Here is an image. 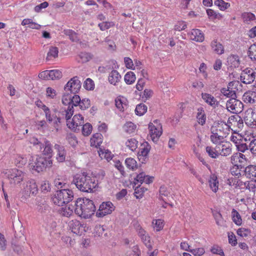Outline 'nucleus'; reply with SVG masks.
I'll return each mask as SVG.
<instances>
[{"mask_svg": "<svg viewBox=\"0 0 256 256\" xmlns=\"http://www.w3.org/2000/svg\"><path fill=\"white\" fill-rule=\"evenodd\" d=\"M58 50L56 46H50L47 53L46 60H51L58 56Z\"/></svg>", "mask_w": 256, "mask_h": 256, "instance_id": "36", "label": "nucleus"}, {"mask_svg": "<svg viewBox=\"0 0 256 256\" xmlns=\"http://www.w3.org/2000/svg\"><path fill=\"white\" fill-rule=\"evenodd\" d=\"M125 164L128 169L132 170H134L138 168V164L136 161L132 158H126L125 160Z\"/></svg>", "mask_w": 256, "mask_h": 256, "instance_id": "40", "label": "nucleus"}, {"mask_svg": "<svg viewBox=\"0 0 256 256\" xmlns=\"http://www.w3.org/2000/svg\"><path fill=\"white\" fill-rule=\"evenodd\" d=\"M114 210V206L112 202H104L100 206L97 215L99 216H104L106 214H110Z\"/></svg>", "mask_w": 256, "mask_h": 256, "instance_id": "13", "label": "nucleus"}, {"mask_svg": "<svg viewBox=\"0 0 256 256\" xmlns=\"http://www.w3.org/2000/svg\"><path fill=\"white\" fill-rule=\"evenodd\" d=\"M14 162L18 167H22L27 162V158L24 156L16 154L14 156Z\"/></svg>", "mask_w": 256, "mask_h": 256, "instance_id": "41", "label": "nucleus"}, {"mask_svg": "<svg viewBox=\"0 0 256 256\" xmlns=\"http://www.w3.org/2000/svg\"><path fill=\"white\" fill-rule=\"evenodd\" d=\"M74 206L76 214L85 219L90 218L96 210L93 201L86 198H78L75 202Z\"/></svg>", "mask_w": 256, "mask_h": 256, "instance_id": "1", "label": "nucleus"}, {"mask_svg": "<svg viewBox=\"0 0 256 256\" xmlns=\"http://www.w3.org/2000/svg\"><path fill=\"white\" fill-rule=\"evenodd\" d=\"M74 95L72 96L70 94H64L62 97V102L64 105L68 106V108L72 107L74 109Z\"/></svg>", "mask_w": 256, "mask_h": 256, "instance_id": "29", "label": "nucleus"}, {"mask_svg": "<svg viewBox=\"0 0 256 256\" xmlns=\"http://www.w3.org/2000/svg\"><path fill=\"white\" fill-rule=\"evenodd\" d=\"M52 166V159L41 155L32 156L28 164L30 170L38 173L46 171L47 168H50Z\"/></svg>", "mask_w": 256, "mask_h": 256, "instance_id": "3", "label": "nucleus"}, {"mask_svg": "<svg viewBox=\"0 0 256 256\" xmlns=\"http://www.w3.org/2000/svg\"><path fill=\"white\" fill-rule=\"evenodd\" d=\"M81 88V82L78 76L72 78L66 84L64 87L66 90H69L72 93L78 92Z\"/></svg>", "mask_w": 256, "mask_h": 256, "instance_id": "12", "label": "nucleus"}, {"mask_svg": "<svg viewBox=\"0 0 256 256\" xmlns=\"http://www.w3.org/2000/svg\"><path fill=\"white\" fill-rule=\"evenodd\" d=\"M147 106L144 104H140L136 106L135 109V113L138 116H142L147 112Z\"/></svg>", "mask_w": 256, "mask_h": 256, "instance_id": "46", "label": "nucleus"}, {"mask_svg": "<svg viewBox=\"0 0 256 256\" xmlns=\"http://www.w3.org/2000/svg\"><path fill=\"white\" fill-rule=\"evenodd\" d=\"M248 56L252 60H256V44H252L248 52Z\"/></svg>", "mask_w": 256, "mask_h": 256, "instance_id": "57", "label": "nucleus"}, {"mask_svg": "<svg viewBox=\"0 0 256 256\" xmlns=\"http://www.w3.org/2000/svg\"><path fill=\"white\" fill-rule=\"evenodd\" d=\"M74 106H78L82 110H85L88 108L90 106V100L88 98H83L81 100L80 96L76 94H74Z\"/></svg>", "mask_w": 256, "mask_h": 256, "instance_id": "15", "label": "nucleus"}, {"mask_svg": "<svg viewBox=\"0 0 256 256\" xmlns=\"http://www.w3.org/2000/svg\"><path fill=\"white\" fill-rule=\"evenodd\" d=\"M73 192L70 189H62L56 191L52 198V202L58 206H62L72 200Z\"/></svg>", "mask_w": 256, "mask_h": 256, "instance_id": "5", "label": "nucleus"}, {"mask_svg": "<svg viewBox=\"0 0 256 256\" xmlns=\"http://www.w3.org/2000/svg\"><path fill=\"white\" fill-rule=\"evenodd\" d=\"M242 169L244 170V168L240 164V165L233 166L230 168V171L232 175L238 178L242 175L241 173L243 170Z\"/></svg>", "mask_w": 256, "mask_h": 256, "instance_id": "42", "label": "nucleus"}, {"mask_svg": "<svg viewBox=\"0 0 256 256\" xmlns=\"http://www.w3.org/2000/svg\"><path fill=\"white\" fill-rule=\"evenodd\" d=\"M25 193L30 196L36 195L38 192V186L35 180L32 179L26 182V186L24 188Z\"/></svg>", "mask_w": 256, "mask_h": 256, "instance_id": "16", "label": "nucleus"}, {"mask_svg": "<svg viewBox=\"0 0 256 256\" xmlns=\"http://www.w3.org/2000/svg\"><path fill=\"white\" fill-rule=\"evenodd\" d=\"M212 212L216 224L222 227H226L225 221L223 219L222 214L217 211L212 210Z\"/></svg>", "mask_w": 256, "mask_h": 256, "instance_id": "32", "label": "nucleus"}, {"mask_svg": "<svg viewBox=\"0 0 256 256\" xmlns=\"http://www.w3.org/2000/svg\"><path fill=\"white\" fill-rule=\"evenodd\" d=\"M102 136L100 133H96L92 135L90 139V146L95 148L99 147L102 142Z\"/></svg>", "mask_w": 256, "mask_h": 256, "instance_id": "27", "label": "nucleus"}, {"mask_svg": "<svg viewBox=\"0 0 256 256\" xmlns=\"http://www.w3.org/2000/svg\"><path fill=\"white\" fill-rule=\"evenodd\" d=\"M228 62L231 65V66L234 68H238L240 65L239 58L236 55L230 56L228 58Z\"/></svg>", "mask_w": 256, "mask_h": 256, "instance_id": "44", "label": "nucleus"}, {"mask_svg": "<svg viewBox=\"0 0 256 256\" xmlns=\"http://www.w3.org/2000/svg\"><path fill=\"white\" fill-rule=\"evenodd\" d=\"M98 154L102 159L104 158L106 160L108 161H110L112 158L111 152L108 150L104 152L102 150H100V151H98Z\"/></svg>", "mask_w": 256, "mask_h": 256, "instance_id": "58", "label": "nucleus"}, {"mask_svg": "<svg viewBox=\"0 0 256 256\" xmlns=\"http://www.w3.org/2000/svg\"><path fill=\"white\" fill-rule=\"evenodd\" d=\"M149 135L151 140L156 142L162 134V128L160 121L155 120L148 124Z\"/></svg>", "mask_w": 256, "mask_h": 256, "instance_id": "8", "label": "nucleus"}, {"mask_svg": "<svg viewBox=\"0 0 256 256\" xmlns=\"http://www.w3.org/2000/svg\"><path fill=\"white\" fill-rule=\"evenodd\" d=\"M228 128H233L234 131L239 132L244 127V122L242 118L238 115H233L229 117L227 124H226Z\"/></svg>", "mask_w": 256, "mask_h": 256, "instance_id": "9", "label": "nucleus"}, {"mask_svg": "<svg viewBox=\"0 0 256 256\" xmlns=\"http://www.w3.org/2000/svg\"><path fill=\"white\" fill-rule=\"evenodd\" d=\"M211 143L209 144V146L214 148L216 146H220L223 144L224 136L219 132H211L210 136Z\"/></svg>", "mask_w": 256, "mask_h": 256, "instance_id": "17", "label": "nucleus"}, {"mask_svg": "<svg viewBox=\"0 0 256 256\" xmlns=\"http://www.w3.org/2000/svg\"><path fill=\"white\" fill-rule=\"evenodd\" d=\"M244 172L246 176L248 178L253 179L256 177V166L249 165L244 168Z\"/></svg>", "mask_w": 256, "mask_h": 256, "instance_id": "28", "label": "nucleus"}, {"mask_svg": "<svg viewBox=\"0 0 256 256\" xmlns=\"http://www.w3.org/2000/svg\"><path fill=\"white\" fill-rule=\"evenodd\" d=\"M84 87L88 90H93L94 88V83L91 78H88L84 82Z\"/></svg>", "mask_w": 256, "mask_h": 256, "instance_id": "59", "label": "nucleus"}, {"mask_svg": "<svg viewBox=\"0 0 256 256\" xmlns=\"http://www.w3.org/2000/svg\"><path fill=\"white\" fill-rule=\"evenodd\" d=\"M40 148L42 150V156L46 158H50L52 159L53 150L52 145L50 141L45 140L44 144L40 146Z\"/></svg>", "mask_w": 256, "mask_h": 256, "instance_id": "19", "label": "nucleus"}, {"mask_svg": "<svg viewBox=\"0 0 256 256\" xmlns=\"http://www.w3.org/2000/svg\"><path fill=\"white\" fill-rule=\"evenodd\" d=\"M160 198L165 202L163 196L168 197L170 194V192L168 190V188L165 186H162L160 188Z\"/></svg>", "mask_w": 256, "mask_h": 256, "instance_id": "54", "label": "nucleus"}, {"mask_svg": "<svg viewBox=\"0 0 256 256\" xmlns=\"http://www.w3.org/2000/svg\"><path fill=\"white\" fill-rule=\"evenodd\" d=\"M196 120L198 123L202 126L206 121V115L202 108H198L196 114Z\"/></svg>", "mask_w": 256, "mask_h": 256, "instance_id": "34", "label": "nucleus"}, {"mask_svg": "<svg viewBox=\"0 0 256 256\" xmlns=\"http://www.w3.org/2000/svg\"><path fill=\"white\" fill-rule=\"evenodd\" d=\"M154 180L153 176H150L146 175L144 172H141L137 174L136 176L134 178V186H140L142 183L149 184L152 182Z\"/></svg>", "mask_w": 256, "mask_h": 256, "instance_id": "14", "label": "nucleus"}, {"mask_svg": "<svg viewBox=\"0 0 256 256\" xmlns=\"http://www.w3.org/2000/svg\"><path fill=\"white\" fill-rule=\"evenodd\" d=\"M64 34L69 36L72 42H77L78 40L77 34L72 30H64Z\"/></svg>", "mask_w": 256, "mask_h": 256, "instance_id": "53", "label": "nucleus"}, {"mask_svg": "<svg viewBox=\"0 0 256 256\" xmlns=\"http://www.w3.org/2000/svg\"><path fill=\"white\" fill-rule=\"evenodd\" d=\"M244 186L246 189L248 190L250 192H255L256 190V180L245 182Z\"/></svg>", "mask_w": 256, "mask_h": 256, "instance_id": "63", "label": "nucleus"}, {"mask_svg": "<svg viewBox=\"0 0 256 256\" xmlns=\"http://www.w3.org/2000/svg\"><path fill=\"white\" fill-rule=\"evenodd\" d=\"M222 16L219 12L214 11L212 9H209V20H212L215 22L216 20H220Z\"/></svg>", "mask_w": 256, "mask_h": 256, "instance_id": "49", "label": "nucleus"}, {"mask_svg": "<svg viewBox=\"0 0 256 256\" xmlns=\"http://www.w3.org/2000/svg\"><path fill=\"white\" fill-rule=\"evenodd\" d=\"M69 230L74 234L82 236L86 232L88 228L84 224H82L77 220H72L68 224Z\"/></svg>", "mask_w": 256, "mask_h": 256, "instance_id": "10", "label": "nucleus"}, {"mask_svg": "<svg viewBox=\"0 0 256 256\" xmlns=\"http://www.w3.org/2000/svg\"><path fill=\"white\" fill-rule=\"evenodd\" d=\"M226 126V123L222 121H216L214 122L211 126L210 130L211 132H219L221 133V128H223V126Z\"/></svg>", "mask_w": 256, "mask_h": 256, "instance_id": "33", "label": "nucleus"}, {"mask_svg": "<svg viewBox=\"0 0 256 256\" xmlns=\"http://www.w3.org/2000/svg\"><path fill=\"white\" fill-rule=\"evenodd\" d=\"M115 105L120 112H124L128 106V100L126 98L118 96L115 99Z\"/></svg>", "mask_w": 256, "mask_h": 256, "instance_id": "20", "label": "nucleus"}, {"mask_svg": "<svg viewBox=\"0 0 256 256\" xmlns=\"http://www.w3.org/2000/svg\"><path fill=\"white\" fill-rule=\"evenodd\" d=\"M150 149V146L148 142L142 144L140 148L138 156H146L148 154Z\"/></svg>", "mask_w": 256, "mask_h": 256, "instance_id": "38", "label": "nucleus"}, {"mask_svg": "<svg viewBox=\"0 0 256 256\" xmlns=\"http://www.w3.org/2000/svg\"><path fill=\"white\" fill-rule=\"evenodd\" d=\"M152 226L156 232L161 231L164 226V221L162 219H154L152 222Z\"/></svg>", "mask_w": 256, "mask_h": 256, "instance_id": "31", "label": "nucleus"}, {"mask_svg": "<svg viewBox=\"0 0 256 256\" xmlns=\"http://www.w3.org/2000/svg\"><path fill=\"white\" fill-rule=\"evenodd\" d=\"M242 100L244 102L254 104L256 102V92L252 90L246 92L242 96Z\"/></svg>", "mask_w": 256, "mask_h": 256, "instance_id": "24", "label": "nucleus"}, {"mask_svg": "<svg viewBox=\"0 0 256 256\" xmlns=\"http://www.w3.org/2000/svg\"><path fill=\"white\" fill-rule=\"evenodd\" d=\"M54 148L56 152V158L59 162H64L66 158V150L63 146L56 144Z\"/></svg>", "mask_w": 256, "mask_h": 256, "instance_id": "18", "label": "nucleus"}, {"mask_svg": "<svg viewBox=\"0 0 256 256\" xmlns=\"http://www.w3.org/2000/svg\"><path fill=\"white\" fill-rule=\"evenodd\" d=\"M146 190L147 188L138 186L134 190V195L136 198L140 199L143 197Z\"/></svg>", "mask_w": 256, "mask_h": 256, "instance_id": "47", "label": "nucleus"}, {"mask_svg": "<svg viewBox=\"0 0 256 256\" xmlns=\"http://www.w3.org/2000/svg\"><path fill=\"white\" fill-rule=\"evenodd\" d=\"M46 96L48 99H55L57 96V92L55 89L48 87L46 89Z\"/></svg>", "mask_w": 256, "mask_h": 256, "instance_id": "48", "label": "nucleus"}, {"mask_svg": "<svg viewBox=\"0 0 256 256\" xmlns=\"http://www.w3.org/2000/svg\"><path fill=\"white\" fill-rule=\"evenodd\" d=\"M214 4L217 6L221 10H224L230 6V4L223 0H216Z\"/></svg>", "mask_w": 256, "mask_h": 256, "instance_id": "51", "label": "nucleus"}, {"mask_svg": "<svg viewBox=\"0 0 256 256\" xmlns=\"http://www.w3.org/2000/svg\"><path fill=\"white\" fill-rule=\"evenodd\" d=\"M138 142L134 138L127 140L126 142V146L132 151H134L138 147Z\"/></svg>", "mask_w": 256, "mask_h": 256, "instance_id": "45", "label": "nucleus"}, {"mask_svg": "<svg viewBox=\"0 0 256 256\" xmlns=\"http://www.w3.org/2000/svg\"><path fill=\"white\" fill-rule=\"evenodd\" d=\"M237 234L242 238L248 237L251 233L250 230L241 228H238L236 232Z\"/></svg>", "mask_w": 256, "mask_h": 256, "instance_id": "56", "label": "nucleus"}, {"mask_svg": "<svg viewBox=\"0 0 256 256\" xmlns=\"http://www.w3.org/2000/svg\"><path fill=\"white\" fill-rule=\"evenodd\" d=\"M189 37L192 40L202 42L204 40V34L198 29H193L189 34Z\"/></svg>", "mask_w": 256, "mask_h": 256, "instance_id": "25", "label": "nucleus"}, {"mask_svg": "<svg viewBox=\"0 0 256 256\" xmlns=\"http://www.w3.org/2000/svg\"><path fill=\"white\" fill-rule=\"evenodd\" d=\"M78 57L80 59L79 61L84 63L86 62L92 60V55L89 52H81L78 54Z\"/></svg>", "mask_w": 256, "mask_h": 256, "instance_id": "43", "label": "nucleus"}, {"mask_svg": "<svg viewBox=\"0 0 256 256\" xmlns=\"http://www.w3.org/2000/svg\"><path fill=\"white\" fill-rule=\"evenodd\" d=\"M221 92L225 96L228 98H234L236 97V94L234 90H230L228 88H222Z\"/></svg>", "mask_w": 256, "mask_h": 256, "instance_id": "62", "label": "nucleus"}, {"mask_svg": "<svg viewBox=\"0 0 256 256\" xmlns=\"http://www.w3.org/2000/svg\"><path fill=\"white\" fill-rule=\"evenodd\" d=\"M82 134L84 136H89L92 130V126L90 123H86L84 124H82Z\"/></svg>", "mask_w": 256, "mask_h": 256, "instance_id": "52", "label": "nucleus"}, {"mask_svg": "<svg viewBox=\"0 0 256 256\" xmlns=\"http://www.w3.org/2000/svg\"><path fill=\"white\" fill-rule=\"evenodd\" d=\"M226 106L228 111L235 114L241 112L244 108V104L242 102L235 98H230L228 100Z\"/></svg>", "mask_w": 256, "mask_h": 256, "instance_id": "11", "label": "nucleus"}, {"mask_svg": "<svg viewBox=\"0 0 256 256\" xmlns=\"http://www.w3.org/2000/svg\"><path fill=\"white\" fill-rule=\"evenodd\" d=\"M121 75L115 70H112L109 74L108 76V82L114 86H116L120 82Z\"/></svg>", "mask_w": 256, "mask_h": 256, "instance_id": "22", "label": "nucleus"}, {"mask_svg": "<svg viewBox=\"0 0 256 256\" xmlns=\"http://www.w3.org/2000/svg\"><path fill=\"white\" fill-rule=\"evenodd\" d=\"M62 72L58 70H50V80L60 79L62 77Z\"/></svg>", "mask_w": 256, "mask_h": 256, "instance_id": "55", "label": "nucleus"}, {"mask_svg": "<svg viewBox=\"0 0 256 256\" xmlns=\"http://www.w3.org/2000/svg\"><path fill=\"white\" fill-rule=\"evenodd\" d=\"M249 150L252 154L256 156V139H252L248 144Z\"/></svg>", "mask_w": 256, "mask_h": 256, "instance_id": "64", "label": "nucleus"}, {"mask_svg": "<svg viewBox=\"0 0 256 256\" xmlns=\"http://www.w3.org/2000/svg\"><path fill=\"white\" fill-rule=\"evenodd\" d=\"M255 79V73L252 74H245L244 72H242L240 76V80L242 82L246 84H250L252 83Z\"/></svg>", "mask_w": 256, "mask_h": 256, "instance_id": "30", "label": "nucleus"}, {"mask_svg": "<svg viewBox=\"0 0 256 256\" xmlns=\"http://www.w3.org/2000/svg\"><path fill=\"white\" fill-rule=\"evenodd\" d=\"M232 152L231 144L230 143L222 144L220 146H216L214 148L209 146V156L213 158H218L220 156H228Z\"/></svg>", "mask_w": 256, "mask_h": 256, "instance_id": "6", "label": "nucleus"}, {"mask_svg": "<svg viewBox=\"0 0 256 256\" xmlns=\"http://www.w3.org/2000/svg\"><path fill=\"white\" fill-rule=\"evenodd\" d=\"M242 18L245 22H249L254 20L256 19V16L254 14L251 12H246L242 14Z\"/></svg>", "mask_w": 256, "mask_h": 256, "instance_id": "50", "label": "nucleus"}, {"mask_svg": "<svg viewBox=\"0 0 256 256\" xmlns=\"http://www.w3.org/2000/svg\"><path fill=\"white\" fill-rule=\"evenodd\" d=\"M136 76L134 73L130 71L127 72L124 76V80L127 84H132L134 82Z\"/></svg>", "mask_w": 256, "mask_h": 256, "instance_id": "39", "label": "nucleus"}, {"mask_svg": "<svg viewBox=\"0 0 256 256\" xmlns=\"http://www.w3.org/2000/svg\"><path fill=\"white\" fill-rule=\"evenodd\" d=\"M74 182L80 190L86 192H92L97 185L96 178L85 172L76 176Z\"/></svg>", "mask_w": 256, "mask_h": 256, "instance_id": "2", "label": "nucleus"}, {"mask_svg": "<svg viewBox=\"0 0 256 256\" xmlns=\"http://www.w3.org/2000/svg\"><path fill=\"white\" fill-rule=\"evenodd\" d=\"M232 218L233 222L237 226H241L242 224V218L238 212L233 208L232 211Z\"/></svg>", "mask_w": 256, "mask_h": 256, "instance_id": "35", "label": "nucleus"}, {"mask_svg": "<svg viewBox=\"0 0 256 256\" xmlns=\"http://www.w3.org/2000/svg\"><path fill=\"white\" fill-rule=\"evenodd\" d=\"M74 112L72 107L67 108L64 110V115L68 127L72 130L76 132L80 130V128L84 124V118L80 114H76L71 118Z\"/></svg>", "mask_w": 256, "mask_h": 256, "instance_id": "4", "label": "nucleus"}, {"mask_svg": "<svg viewBox=\"0 0 256 256\" xmlns=\"http://www.w3.org/2000/svg\"><path fill=\"white\" fill-rule=\"evenodd\" d=\"M74 207L72 205H68L62 208L60 210V214L63 216L69 217L72 214L74 210Z\"/></svg>", "mask_w": 256, "mask_h": 256, "instance_id": "37", "label": "nucleus"}, {"mask_svg": "<svg viewBox=\"0 0 256 256\" xmlns=\"http://www.w3.org/2000/svg\"><path fill=\"white\" fill-rule=\"evenodd\" d=\"M66 140L72 146H75L78 144L76 136L72 134H69L66 136Z\"/></svg>", "mask_w": 256, "mask_h": 256, "instance_id": "60", "label": "nucleus"}, {"mask_svg": "<svg viewBox=\"0 0 256 256\" xmlns=\"http://www.w3.org/2000/svg\"><path fill=\"white\" fill-rule=\"evenodd\" d=\"M125 133L130 135H134L137 132V126L131 122H127L122 126Z\"/></svg>", "mask_w": 256, "mask_h": 256, "instance_id": "23", "label": "nucleus"}, {"mask_svg": "<svg viewBox=\"0 0 256 256\" xmlns=\"http://www.w3.org/2000/svg\"><path fill=\"white\" fill-rule=\"evenodd\" d=\"M114 24L113 22H104L98 24V27L102 31L108 29L110 27L114 26Z\"/></svg>", "mask_w": 256, "mask_h": 256, "instance_id": "61", "label": "nucleus"}, {"mask_svg": "<svg viewBox=\"0 0 256 256\" xmlns=\"http://www.w3.org/2000/svg\"><path fill=\"white\" fill-rule=\"evenodd\" d=\"M210 47L212 52L218 55H221L224 52V46L218 42L216 39H214L212 41Z\"/></svg>", "mask_w": 256, "mask_h": 256, "instance_id": "21", "label": "nucleus"}, {"mask_svg": "<svg viewBox=\"0 0 256 256\" xmlns=\"http://www.w3.org/2000/svg\"><path fill=\"white\" fill-rule=\"evenodd\" d=\"M6 174L10 184L13 186H20L26 176L24 172L17 168L9 170Z\"/></svg>", "mask_w": 256, "mask_h": 256, "instance_id": "7", "label": "nucleus"}, {"mask_svg": "<svg viewBox=\"0 0 256 256\" xmlns=\"http://www.w3.org/2000/svg\"><path fill=\"white\" fill-rule=\"evenodd\" d=\"M218 175L215 174H212L209 179V187L213 192L216 193L218 190Z\"/></svg>", "mask_w": 256, "mask_h": 256, "instance_id": "26", "label": "nucleus"}]
</instances>
